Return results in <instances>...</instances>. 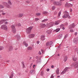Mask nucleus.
<instances>
[{"instance_id": "29", "label": "nucleus", "mask_w": 78, "mask_h": 78, "mask_svg": "<svg viewBox=\"0 0 78 78\" xmlns=\"http://www.w3.org/2000/svg\"><path fill=\"white\" fill-rule=\"evenodd\" d=\"M27 50H32V47L31 46L28 47L27 48Z\"/></svg>"}, {"instance_id": "12", "label": "nucleus", "mask_w": 78, "mask_h": 78, "mask_svg": "<svg viewBox=\"0 0 78 78\" xmlns=\"http://www.w3.org/2000/svg\"><path fill=\"white\" fill-rule=\"evenodd\" d=\"M8 19H3L1 20L0 21V25H1V24H2L4 22H6V21H8Z\"/></svg>"}, {"instance_id": "28", "label": "nucleus", "mask_w": 78, "mask_h": 78, "mask_svg": "<svg viewBox=\"0 0 78 78\" xmlns=\"http://www.w3.org/2000/svg\"><path fill=\"white\" fill-rule=\"evenodd\" d=\"M46 32L48 34H50V33H51V30H47L46 31Z\"/></svg>"}, {"instance_id": "49", "label": "nucleus", "mask_w": 78, "mask_h": 78, "mask_svg": "<svg viewBox=\"0 0 78 78\" xmlns=\"http://www.w3.org/2000/svg\"><path fill=\"white\" fill-rule=\"evenodd\" d=\"M8 23V22L7 21H6L4 23V24H5V25H7Z\"/></svg>"}, {"instance_id": "45", "label": "nucleus", "mask_w": 78, "mask_h": 78, "mask_svg": "<svg viewBox=\"0 0 78 78\" xmlns=\"http://www.w3.org/2000/svg\"><path fill=\"white\" fill-rule=\"evenodd\" d=\"M75 51H78V49L77 48H76L74 49Z\"/></svg>"}, {"instance_id": "4", "label": "nucleus", "mask_w": 78, "mask_h": 78, "mask_svg": "<svg viewBox=\"0 0 78 78\" xmlns=\"http://www.w3.org/2000/svg\"><path fill=\"white\" fill-rule=\"evenodd\" d=\"M1 29H2V30H4L5 31H8V27H7V26L6 25L4 24L1 26Z\"/></svg>"}, {"instance_id": "64", "label": "nucleus", "mask_w": 78, "mask_h": 78, "mask_svg": "<svg viewBox=\"0 0 78 78\" xmlns=\"http://www.w3.org/2000/svg\"><path fill=\"white\" fill-rule=\"evenodd\" d=\"M62 28H62L63 30H65V28L64 27H63Z\"/></svg>"}, {"instance_id": "36", "label": "nucleus", "mask_w": 78, "mask_h": 78, "mask_svg": "<svg viewBox=\"0 0 78 78\" xmlns=\"http://www.w3.org/2000/svg\"><path fill=\"white\" fill-rule=\"evenodd\" d=\"M47 19H44V20L42 21V22H46V21H47Z\"/></svg>"}, {"instance_id": "63", "label": "nucleus", "mask_w": 78, "mask_h": 78, "mask_svg": "<svg viewBox=\"0 0 78 78\" xmlns=\"http://www.w3.org/2000/svg\"><path fill=\"white\" fill-rule=\"evenodd\" d=\"M35 67V65H33V68H34V67Z\"/></svg>"}, {"instance_id": "37", "label": "nucleus", "mask_w": 78, "mask_h": 78, "mask_svg": "<svg viewBox=\"0 0 78 78\" xmlns=\"http://www.w3.org/2000/svg\"><path fill=\"white\" fill-rule=\"evenodd\" d=\"M69 31H70V32H71V33H73V32H74V31L73 30V29H70L69 30Z\"/></svg>"}, {"instance_id": "14", "label": "nucleus", "mask_w": 78, "mask_h": 78, "mask_svg": "<svg viewBox=\"0 0 78 78\" xmlns=\"http://www.w3.org/2000/svg\"><path fill=\"white\" fill-rule=\"evenodd\" d=\"M15 37L16 38H17V40H19L20 39V37L18 34L15 35Z\"/></svg>"}, {"instance_id": "13", "label": "nucleus", "mask_w": 78, "mask_h": 78, "mask_svg": "<svg viewBox=\"0 0 78 78\" xmlns=\"http://www.w3.org/2000/svg\"><path fill=\"white\" fill-rule=\"evenodd\" d=\"M46 26L47 27V24L45 25V24H42L41 25L40 27L41 28H45V27Z\"/></svg>"}, {"instance_id": "30", "label": "nucleus", "mask_w": 78, "mask_h": 78, "mask_svg": "<svg viewBox=\"0 0 78 78\" xmlns=\"http://www.w3.org/2000/svg\"><path fill=\"white\" fill-rule=\"evenodd\" d=\"M37 62L38 64H39L40 62H41V59H38L37 61Z\"/></svg>"}, {"instance_id": "44", "label": "nucleus", "mask_w": 78, "mask_h": 78, "mask_svg": "<svg viewBox=\"0 0 78 78\" xmlns=\"http://www.w3.org/2000/svg\"><path fill=\"white\" fill-rule=\"evenodd\" d=\"M64 27V24H61L60 26V27L61 28H62Z\"/></svg>"}, {"instance_id": "32", "label": "nucleus", "mask_w": 78, "mask_h": 78, "mask_svg": "<svg viewBox=\"0 0 78 78\" xmlns=\"http://www.w3.org/2000/svg\"><path fill=\"white\" fill-rule=\"evenodd\" d=\"M4 49V47L3 46H0V51L1 50H3Z\"/></svg>"}, {"instance_id": "42", "label": "nucleus", "mask_w": 78, "mask_h": 78, "mask_svg": "<svg viewBox=\"0 0 78 78\" xmlns=\"http://www.w3.org/2000/svg\"><path fill=\"white\" fill-rule=\"evenodd\" d=\"M36 15H37V16H40L41 13H37L36 14Z\"/></svg>"}, {"instance_id": "55", "label": "nucleus", "mask_w": 78, "mask_h": 78, "mask_svg": "<svg viewBox=\"0 0 78 78\" xmlns=\"http://www.w3.org/2000/svg\"><path fill=\"white\" fill-rule=\"evenodd\" d=\"M39 54L41 55V51H39Z\"/></svg>"}, {"instance_id": "35", "label": "nucleus", "mask_w": 78, "mask_h": 78, "mask_svg": "<svg viewBox=\"0 0 78 78\" xmlns=\"http://www.w3.org/2000/svg\"><path fill=\"white\" fill-rule=\"evenodd\" d=\"M62 34H60L58 35V37L59 39H60V38H61V37H62Z\"/></svg>"}, {"instance_id": "24", "label": "nucleus", "mask_w": 78, "mask_h": 78, "mask_svg": "<svg viewBox=\"0 0 78 78\" xmlns=\"http://www.w3.org/2000/svg\"><path fill=\"white\" fill-rule=\"evenodd\" d=\"M61 11H60L58 12V14L57 16L58 19H59V17H60V16H61Z\"/></svg>"}, {"instance_id": "11", "label": "nucleus", "mask_w": 78, "mask_h": 78, "mask_svg": "<svg viewBox=\"0 0 78 78\" xmlns=\"http://www.w3.org/2000/svg\"><path fill=\"white\" fill-rule=\"evenodd\" d=\"M73 43L74 44H78V38H75L73 40Z\"/></svg>"}, {"instance_id": "8", "label": "nucleus", "mask_w": 78, "mask_h": 78, "mask_svg": "<svg viewBox=\"0 0 78 78\" xmlns=\"http://www.w3.org/2000/svg\"><path fill=\"white\" fill-rule=\"evenodd\" d=\"M52 41H48L47 42L46 44V45L47 46L49 47V46H51V44H52Z\"/></svg>"}, {"instance_id": "46", "label": "nucleus", "mask_w": 78, "mask_h": 78, "mask_svg": "<svg viewBox=\"0 0 78 78\" xmlns=\"http://www.w3.org/2000/svg\"><path fill=\"white\" fill-rule=\"evenodd\" d=\"M12 77H13V74H11V76H10L9 78H12Z\"/></svg>"}, {"instance_id": "25", "label": "nucleus", "mask_w": 78, "mask_h": 78, "mask_svg": "<svg viewBox=\"0 0 78 78\" xmlns=\"http://www.w3.org/2000/svg\"><path fill=\"white\" fill-rule=\"evenodd\" d=\"M67 60V56H65L64 58V61L65 62H66Z\"/></svg>"}, {"instance_id": "51", "label": "nucleus", "mask_w": 78, "mask_h": 78, "mask_svg": "<svg viewBox=\"0 0 78 78\" xmlns=\"http://www.w3.org/2000/svg\"><path fill=\"white\" fill-rule=\"evenodd\" d=\"M21 26V24L20 23H19L18 24V27H20Z\"/></svg>"}, {"instance_id": "54", "label": "nucleus", "mask_w": 78, "mask_h": 78, "mask_svg": "<svg viewBox=\"0 0 78 78\" xmlns=\"http://www.w3.org/2000/svg\"><path fill=\"white\" fill-rule=\"evenodd\" d=\"M37 44H39V41H37Z\"/></svg>"}, {"instance_id": "41", "label": "nucleus", "mask_w": 78, "mask_h": 78, "mask_svg": "<svg viewBox=\"0 0 78 78\" xmlns=\"http://www.w3.org/2000/svg\"><path fill=\"white\" fill-rule=\"evenodd\" d=\"M22 63L23 64V67H25V65H24V62H22Z\"/></svg>"}, {"instance_id": "47", "label": "nucleus", "mask_w": 78, "mask_h": 78, "mask_svg": "<svg viewBox=\"0 0 78 78\" xmlns=\"http://www.w3.org/2000/svg\"><path fill=\"white\" fill-rule=\"evenodd\" d=\"M54 15H56V14H57V12L55 11V12H54Z\"/></svg>"}, {"instance_id": "16", "label": "nucleus", "mask_w": 78, "mask_h": 78, "mask_svg": "<svg viewBox=\"0 0 78 78\" xmlns=\"http://www.w3.org/2000/svg\"><path fill=\"white\" fill-rule=\"evenodd\" d=\"M0 11L1 12H2L1 14L2 16H5V15H6V12H4V11H3V10H1Z\"/></svg>"}, {"instance_id": "53", "label": "nucleus", "mask_w": 78, "mask_h": 78, "mask_svg": "<svg viewBox=\"0 0 78 78\" xmlns=\"http://www.w3.org/2000/svg\"><path fill=\"white\" fill-rule=\"evenodd\" d=\"M33 65V63H31L30 65V68H31V66H32Z\"/></svg>"}, {"instance_id": "7", "label": "nucleus", "mask_w": 78, "mask_h": 78, "mask_svg": "<svg viewBox=\"0 0 78 78\" xmlns=\"http://www.w3.org/2000/svg\"><path fill=\"white\" fill-rule=\"evenodd\" d=\"M70 68L69 67H66L63 71L61 73V75H63L68 70V69H70Z\"/></svg>"}, {"instance_id": "52", "label": "nucleus", "mask_w": 78, "mask_h": 78, "mask_svg": "<svg viewBox=\"0 0 78 78\" xmlns=\"http://www.w3.org/2000/svg\"><path fill=\"white\" fill-rule=\"evenodd\" d=\"M65 25L67 26L68 25V23H67L66 22L65 23Z\"/></svg>"}, {"instance_id": "33", "label": "nucleus", "mask_w": 78, "mask_h": 78, "mask_svg": "<svg viewBox=\"0 0 78 78\" xmlns=\"http://www.w3.org/2000/svg\"><path fill=\"white\" fill-rule=\"evenodd\" d=\"M62 5V2H58V6H61Z\"/></svg>"}, {"instance_id": "1", "label": "nucleus", "mask_w": 78, "mask_h": 78, "mask_svg": "<svg viewBox=\"0 0 78 78\" xmlns=\"http://www.w3.org/2000/svg\"><path fill=\"white\" fill-rule=\"evenodd\" d=\"M64 15L62 16V17L64 19H66V18H69V19L70 18V17H69V12H68L67 11H65L64 12Z\"/></svg>"}, {"instance_id": "50", "label": "nucleus", "mask_w": 78, "mask_h": 78, "mask_svg": "<svg viewBox=\"0 0 78 78\" xmlns=\"http://www.w3.org/2000/svg\"><path fill=\"white\" fill-rule=\"evenodd\" d=\"M54 77V76H53V75L52 74L51 76V78H53Z\"/></svg>"}, {"instance_id": "9", "label": "nucleus", "mask_w": 78, "mask_h": 78, "mask_svg": "<svg viewBox=\"0 0 78 78\" xmlns=\"http://www.w3.org/2000/svg\"><path fill=\"white\" fill-rule=\"evenodd\" d=\"M35 37V34H30L28 35V37L29 38H34Z\"/></svg>"}, {"instance_id": "61", "label": "nucleus", "mask_w": 78, "mask_h": 78, "mask_svg": "<svg viewBox=\"0 0 78 78\" xmlns=\"http://www.w3.org/2000/svg\"><path fill=\"white\" fill-rule=\"evenodd\" d=\"M57 78H60V76H57Z\"/></svg>"}, {"instance_id": "17", "label": "nucleus", "mask_w": 78, "mask_h": 78, "mask_svg": "<svg viewBox=\"0 0 78 78\" xmlns=\"http://www.w3.org/2000/svg\"><path fill=\"white\" fill-rule=\"evenodd\" d=\"M65 6H72V5L70 4H68V3H66L65 5Z\"/></svg>"}, {"instance_id": "43", "label": "nucleus", "mask_w": 78, "mask_h": 78, "mask_svg": "<svg viewBox=\"0 0 78 78\" xmlns=\"http://www.w3.org/2000/svg\"><path fill=\"white\" fill-rule=\"evenodd\" d=\"M55 6H53L52 7V9H53V10H55Z\"/></svg>"}, {"instance_id": "60", "label": "nucleus", "mask_w": 78, "mask_h": 78, "mask_svg": "<svg viewBox=\"0 0 78 78\" xmlns=\"http://www.w3.org/2000/svg\"><path fill=\"white\" fill-rule=\"evenodd\" d=\"M27 3H30V2H29V1H27Z\"/></svg>"}, {"instance_id": "27", "label": "nucleus", "mask_w": 78, "mask_h": 78, "mask_svg": "<svg viewBox=\"0 0 78 78\" xmlns=\"http://www.w3.org/2000/svg\"><path fill=\"white\" fill-rule=\"evenodd\" d=\"M59 69L58 68L57 69L56 71V73L57 75H59V73H60L59 72Z\"/></svg>"}, {"instance_id": "5", "label": "nucleus", "mask_w": 78, "mask_h": 78, "mask_svg": "<svg viewBox=\"0 0 78 78\" xmlns=\"http://www.w3.org/2000/svg\"><path fill=\"white\" fill-rule=\"evenodd\" d=\"M12 28V31L13 33H16V29L15 28V26L13 25H12L11 26Z\"/></svg>"}, {"instance_id": "59", "label": "nucleus", "mask_w": 78, "mask_h": 78, "mask_svg": "<svg viewBox=\"0 0 78 78\" xmlns=\"http://www.w3.org/2000/svg\"><path fill=\"white\" fill-rule=\"evenodd\" d=\"M51 68H52V69H53V68H54V66L53 65L51 66Z\"/></svg>"}, {"instance_id": "57", "label": "nucleus", "mask_w": 78, "mask_h": 78, "mask_svg": "<svg viewBox=\"0 0 78 78\" xmlns=\"http://www.w3.org/2000/svg\"><path fill=\"white\" fill-rule=\"evenodd\" d=\"M75 36H76V35H77V32H75Z\"/></svg>"}, {"instance_id": "10", "label": "nucleus", "mask_w": 78, "mask_h": 78, "mask_svg": "<svg viewBox=\"0 0 78 78\" xmlns=\"http://www.w3.org/2000/svg\"><path fill=\"white\" fill-rule=\"evenodd\" d=\"M75 27V24L74 23H73L69 26L68 27V28H69V29H72V28H73Z\"/></svg>"}, {"instance_id": "62", "label": "nucleus", "mask_w": 78, "mask_h": 78, "mask_svg": "<svg viewBox=\"0 0 78 78\" xmlns=\"http://www.w3.org/2000/svg\"><path fill=\"white\" fill-rule=\"evenodd\" d=\"M57 56H60V55H59V54H57Z\"/></svg>"}, {"instance_id": "3", "label": "nucleus", "mask_w": 78, "mask_h": 78, "mask_svg": "<svg viewBox=\"0 0 78 78\" xmlns=\"http://www.w3.org/2000/svg\"><path fill=\"white\" fill-rule=\"evenodd\" d=\"M33 26H31L26 29V31L27 34H30V33L31 31V30H32V29H33Z\"/></svg>"}, {"instance_id": "26", "label": "nucleus", "mask_w": 78, "mask_h": 78, "mask_svg": "<svg viewBox=\"0 0 78 78\" xmlns=\"http://www.w3.org/2000/svg\"><path fill=\"white\" fill-rule=\"evenodd\" d=\"M30 73L31 74H34V70L32 69L30 71Z\"/></svg>"}, {"instance_id": "6", "label": "nucleus", "mask_w": 78, "mask_h": 78, "mask_svg": "<svg viewBox=\"0 0 78 78\" xmlns=\"http://www.w3.org/2000/svg\"><path fill=\"white\" fill-rule=\"evenodd\" d=\"M54 24H55V23L52 22L49 24H47L46 27L48 28H50V27H53Z\"/></svg>"}, {"instance_id": "48", "label": "nucleus", "mask_w": 78, "mask_h": 78, "mask_svg": "<svg viewBox=\"0 0 78 78\" xmlns=\"http://www.w3.org/2000/svg\"><path fill=\"white\" fill-rule=\"evenodd\" d=\"M44 14H47V12H43Z\"/></svg>"}, {"instance_id": "58", "label": "nucleus", "mask_w": 78, "mask_h": 78, "mask_svg": "<svg viewBox=\"0 0 78 78\" xmlns=\"http://www.w3.org/2000/svg\"><path fill=\"white\" fill-rule=\"evenodd\" d=\"M46 70L47 72H48L50 70V69H46Z\"/></svg>"}, {"instance_id": "40", "label": "nucleus", "mask_w": 78, "mask_h": 78, "mask_svg": "<svg viewBox=\"0 0 78 78\" xmlns=\"http://www.w3.org/2000/svg\"><path fill=\"white\" fill-rule=\"evenodd\" d=\"M67 37H68V35L67 34L65 36L64 39H66V38H67Z\"/></svg>"}, {"instance_id": "23", "label": "nucleus", "mask_w": 78, "mask_h": 78, "mask_svg": "<svg viewBox=\"0 0 78 78\" xmlns=\"http://www.w3.org/2000/svg\"><path fill=\"white\" fill-rule=\"evenodd\" d=\"M60 22V21H57L55 22V25H58L59 23Z\"/></svg>"}, {"instance_id": "38", "label": "nucleus", "mask_w": 78, "mask_h": 78, "mask_svg": "<svg viewBox=\"0 0 78 78\" xmlns=\"http://www.w3.org/2000/svg\"><path fill=\"white\" fill-rule=\"evenodd\" d=\"M43 75H44V72H43V71H41V76H43Z\"/></svg>"}, {"instance_id": "39", "label": "nucleus", "mask_w": 78, "mask_h": 78, "mask_svg": "<svg viewBox=\"0 0 78 78\" xmlns=\"http://www.w3.org/2000/svg\"><path fill=\"white\" fill-rule=\"evenodd\" d=\"M39 20V19L37 18H36L35 19V21L37 22V21Z\"/></svg>"}, {"instance_id": "2", "label": "nucleus", "mask_w": 78, "mask_h": 78, "mask_svg": "<svg viewBox=\"0 0 78 78\" xmlns=\"http://www.w3.org/2000/svg\"><path fill=\"white\" fill-rule=\"evenodd\" d=\"M8 3H7V2H5V6H6V7H7V8H11V7L10 5H12V3H11V2L10 0H8Z\"/></svg>"}, {"instance_id": "15", "label": "nucleus", "mask_w": 78, "mask_h": 78, "mask_svg": "<svg viewBox=\"0 0 78 78\" xmlns=\"http://www.w3.org/2000/svg\"><path fill=\"white\" fill-rule=\"evenodd\" d=\"M41 41H44L45 40V36L44 35H41Z\"/></svg>"}, {"instance_id": "56", "label": "nucleus", "mask_w": 78, "mask_h": 78, "mask_svg": "<svg viewBox=\"0 0 78 78\" xmlns=\"http://www.w3.org/2000/svg\"><path fill=\"white\" fill-rule=\"evenodd\" d=\"M69 10L70 12H72V9H70Z\"/></svg>"}, {"instance_id": "21", "label": "nucleus", "mask_w": 78, "mask_h": 78, "mask_svg": "<svg viewBox=\"0 0 78 78\" xmlns=\"http://www.w3.org/2000/svg\"><path fill=\"white\" fill-rule=\"evenodd\" d=\"M53 4L54 5H55V6H58V2L54 1Z\"/></svg>"}, {"instance_id": "31", "label": "nucleus", "mask_w": 78, "mask_h": 78, "mask_svg": "<svg viewBox=\"0 0 78 78\" xmlns=\"http://www.w3.org/2000/svg\"><path fill=\"white\" fill-rule=\"evenodd\" d=\"M60 30V28H57L56 30H54V31L55 32H58Z\"/></svg>"}, {"instance_id": "19", "label": "nucleus", "mask_w": 78, "mask_h": 78, "mask_svg": "<svg viewBox=\"0 0 78 78\" xmlns=\"http://www.w3.org/2000/svg\"><path fill=\"white\" fill-rule=\"evenodd\" d=\"M23 16V13H19L18 15V17H22Z\"/></svg>"}, {"instance_id": "34", "label": "nucleus", "mask_w": 78, "mask_h": 78, "mask_svg": "<svg viewBox=\"0 0 78 78\" xmlns=\"http://www.w3.org/2000/svg\"><path fill=\"white\" fill-rule=\"evenodd\" d=\"M3 8H4V6L3 5H0V9H3Z\"/></svg>"}, {"instance_id": "22", "label": "nucleus", "mask_w": 78, "mask_h": 78, "mask_svg": "<svg viewBox=\"0 0 78 78\" xmlns=\"http://www.w3.org/2000/svg\"><path fill=\"white\" fill-rule=\"evenodd\" d=\"M12 50V47L11 46H10L9 48V51H11Z\"/></svg>"}, {"instance_id": "18", "label": "nucleus", "mask_w": 78, "mask_h": 78, "mask_svg": "<svg viewBox=\"0 0 78 78\" xmlns=\"http://www.w3.org/2000/svg\"><path fill=\"white\" fill-rule=\"evenodd\" d=\"M23 44H24V45H25L26 47H28V43H27V42H26V41H24L23 42Z\"/></svg>"}, {"instance_id": "20", "label": "nucleus", "mask_w": 78, "mask_h": 78, "mask_svg": "<svg viewBox=\"0 0 78 78\" xmlns=\"http://www.w3.org/2000/svg\"><path fill=\"white\" fill-rule=\"evenodd\" d=\"M73 60L74 61H76L77 60V58L76 56L73 57Z\"/></svg>"}]
</instances>
